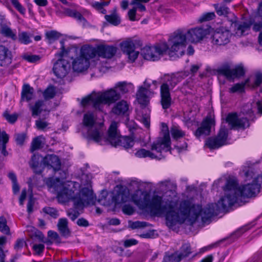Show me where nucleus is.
Masks as SVG:
<instances>
[{"mask_svg": "<svg viewBox=\"0 0 262 262\" xmlns=\"http://www.w3.org/2000/svg\"><path fill=\"white\" fill-rule=\"evenodd\" d=\"M133 200L139 207L149 208L158 216L164 214L166 225L170 227L177 223L182 224L187 220L193 224L200 217L203 223L209 222L212 217L219 213L227 212L229 207V194L227 193L217 203L209 204L204 208L201 205L194 204L189 200L182 201L180 203L178 212L174 210L175 204L171 199L163 200L162 198L158 195H154L151 200L147 194L139 199L133 196Z\"/></svg>", "mask_w": 262, "mask_h": 262, "instance_id": "f257e3e1", "label": "nucleus"}, {"mask_svg": "<svg viewBox=\"0 0 262 262\" xmlns=\"http://www.w3.org/2000/svg\"><path fill=\"white\" fill-rule=\"evenodd\" d=\"M245 176L246 181L252 180V182L240 186L236 179L230 177V211L233 206L237 207L244 204L245 198L254 196L259 192V174L249 168L245 171Z\"/></svg>", "mask_w": 262, "mask_h": 262, "instance_id": "f03ea898", "label": "nucleus"}, {"mask_svg": "<svg viewBox=\"0 0 262 262\" xmlns=\"http://www.w3.org/2000/svg\"><path fill=\"white\" fill-rule=\"evenodd\" d=\"M209 33L207 27H200L190 29H178L171 34L168 38L170 50L176 52L177 56H182L186 45V42L196 43Z\"/></svg>", "mask_w": 262, "mask_h": 262, "instance_id": "7ed1b4c3", "label": "nucleus"}, {"mask_svg": "<svg viewBox=\"0 0 262 262\" xmlns=\"http://www.w3.org/2000/svg\"><path fill=\"white\" fill-rule=\"evenodd\" d=\"M57 198L59 202L64 203L72 200L76 209L82 208L84 205L94 204L95 201L93 191L88 188H83L77 195L74 191L66 186H63L58 192Z\"/></svg>", "mask_w": 262, "mask_h": 262, "instance_id": "20e7f679", "label": "nucleus"}, {"mask_svg": "<svg viewBox=\"0 0 262 262\" xmlns=\"http://www.w3.org/2000/svg\"><path fill=\"white\" fill-rule=\"evenodd\" d=\"M222 101V124L219 133L216 136L208 138L205 145L211 149H217L227 144L229 129V113L227 104Z\"/></svg>", "mask_w": 262, "mask_h": 262, "instance_id": "39448f33", "label": "nucleus"}, {"mask_svg": "<svg viewBox=\"0 0 262 262\" xmlns=\"http://www.w3.org/2000/svg\"><path fill=\"white\" fill-rule=\"evenodd\" d=\"M61 45V51L56 54V56L60 58L54 64L53 71L55 75L60 78L64 77L70 70L71 65L68 60L70 57L71 52H75L76 49L71 48L70 49H66L64 46V40L60 41Z\"/></svg>", "mask_w": 262, "mask_h": 262, "instance_id": "423d86ee", "label": "nucleus"}, {"mask_svg": "<svg viewBox=\"0 0 262 262\" xmlns=\"http://www.w3.org/2000/svg\"><path fill=\"white\" fill-rule=\"evenodd\" d=\"M82 124L84 127H86V133L84 135L89 140H93L96 142H101L102 139V133L100 130V124L99 127L96 123V118L94 114L88 112L84 114Z\"/></svg>", "mask_w": 262, "mask_h": 262, "instance_id": "0eeeda50", "label": "nucleus"}, {"mask_svg": "<svg viewBox=\"0 0 262 262\" xmlns=\"http://www.w3.org/2000/svg\"><path fill=\"white\" fill-rule=\"evenodd\" d=\"M118 123L113 121L111 123L108 130V137L105 142L112 146H121L125 149L131 148L134 145V140L129 137H122L117 129Z\"/></svg>", "mask_w": 262, "mask_h": 262, "instance_id": "6e6552de", "label": "nucleus"}, {"mask_svg": "<svg viewBox=\"0 0 262 262\" xmlns=\"http://www.w3.org/2000/svg\"><path fill=\"white\" fill-rule=\"evenodd\" d=\"M167 51L169 54L174 53L176 55V52L171 51L168 41L159 43L154 46H146L141 49V55L146 60L156 61L159 60Z\"/></svg>", "mask_w": 262, "mask_h": 262, "instance_id": "1a4fd4ad", "label": "nucleus"}, {"mask_svg": "<svg viewBox=\"0 0 262 262\" xmlns=\"http://www.w3.org/2000/svg\"><path fill=\"white\" fill-rule=\"evenodd\" d=\"M179 80L175 76H167L160 86V103L164 110L169 108L172 104L170 91L177 85Z\"/></svg>", "mask_w": 262, "mask_h": 262, "instance_id": "9d476101", "label": "nucleus"}, {"mask_svg": "<svg viewBox=\"0 0 262 262\" xmlns=\"http://www.w3.org/2000/svg\"><path fill=\"white\" fill-rule=\"evenodd\" d=\"M84 53L91 55V57H101L105 58H111L117 52V48L113 46L99 45L94 48L90 46L84 45L83 48Z\"/></svg>", "mask_w": 262, "mask_h": 262, "instance_id": "9b49d317", "label": "nucleus"}, {"mask_svg": "<svg viewBox=\"0 0 262 262\" xmlns=\"http://www.w3.org/2000/svg\"><path fill=\"white\" fill-rule=\"evenodd\" d=\"M163 136L157 138L151 145V150H156L158 152H161L162 151H167L170 150V139L169 136L168 126L162 123Z\"/></svg>", "mask_w": 262, "mask_h": 262, "instance_id": "f8f14e48", "label": "nucleus"}, {"mask_svg": "<svg viewBox=\"0 0 262 262\" xmlns=\"http://www.w3.org/2000/svg\"><path fill=\"white\" fill-rule=\"evenodd\" d=\"M142 46V41L140 39L126 40L121 45L122 50L126 54L132 62L135 61L139 55V51L136 50Z\"/></svg>", "mask_w": 262, "mask_h": 262, "instance_id": "ddd939ff", "label": "nucleus"}, {"mask_svg": "<svg viewBox=\"0 0 262 262\" xmlns=\"http://www.w3.org/2000/svg\"><path fill=\"white\" fill-rule=\"evenodd\" d=\"M191 253L190 246L188 244H183L180 251L173 253H165L162 262H180L182 259L188 257Z\"/></svg>", "mask_w": 262, "mask_h": 262, "instance_id": "4468645a", "label": "nucleus"}, {"mask_svg": "<svg viewBox=\"0 0 262 262\" xmlns=\"http://www.w3.org/2000/svg\"><path fill=\"white\" fill-rule=\"evenodd\" d=\"M84 47V46L81 47L79 56L75 58L72 62L73 69L77 72H82L87 70L90 66L89 59L94 58L83 52Z\"/></svg>", "mask_w": 262, "mask_h": 262, "instance_id": "2eb2a0df", "label": "nucleus"}, {"mask_svg": "<svg viewBox=\"0 0 262 262\" xmlns=\"http://www.w3.org/2000/svg\"><path fill=\"white\" fill-rule=\"evenodd\" d=\"M97 99H99L100 103V107H101V111L103 106V104H110L114 103L119 100L120 97V94L114 89H111L103 93H97Z\"/></svg>", "mask_w": 262, "mask_h": 262, "instance_id": "dca6fc26", "label": "nucleus"}, {"mask_svg": "<svg viewBox=\"0 0 262 262\" xmlns=\"http://www.w3.org/2000/svg\"><path fill=\"white\" fill-rule=\"evenodd\" d=\"M215 124V121L214 116L210 115H207L202 121L200 126L195 130V136L197 138H200L202 136H206L210 135L211 128L214 126Z\"/></svg>", "mask_w": 262, "mask_h": 262, "instance_id": "f3484780", "label": "nucleus"}, {"mask_svg": "<svg viewBox=\"0 0 262 262\" xmlns=\"http://www.w3.org/2000/svg\"><path fill=\"white\" fill-rule=\"evenodd\" d=\"M249 126V121L246 118H239L236 113H230V129H244Z\"/></svg>", "mask_w": 262, "mask_h": 262, "instance_id": "a211bd4d", "label": "nucleus"}, {"mask_svg": "<svg viewBox=\"0 0 262 262\" xmlns=\"http://www.w3.org/2000/svg\"><path fill=\"white\" fill-rule=\"evenodd\" d=\"M43 164L48 168H53L54 171H58L60 169L61 163L58 157L54 155H48L43 159Z\"/></svg>", "mask_w": 262, "mask_h": 262, "instance_id": "6ab92c4d", "label": "nucleus"}, {"mask_svg": "<svg viewBox=\"0 0 262 262\" xmlns=\"http://www.w3.org/2000/svg\"><path fill=\"white\" fill-rule=\"evenodd\" d=\"M229 32L228 30L224 32H216L212 36V42L219 46L225 45L229 42Z\"/></svg>", "mask_w": 262, "mask_h": 262, "instance_id": "aec40b11", "label": "nucleus"}, {"mask_svg": "<svg viewBox=\"0 0 262 262\" xmlns=\"http://www.w3.org/2000/svg\"><path fill=\"white\" fill-rule=\"evenodd\" d=\"M97 97H98V94L94 92L90 95L83 98L81 100V104L83 107L92 105L93 107L96 110L101 111V107H100V103Z\"/></svg>", "mask_w": 262, "mask_h": 262, "instance_id": "412c9836", "label": "nucleus"}, {"mask_svg": "<svg viewBox=\"0 0 262 262\" xmlns=\"http://www.w3.org/2000/svg\"><path fill=\"white\" fill-rule=\"evenodd\" d=\"M218 79L221 83L224 84L226 80H229V63L226 62L216 70Z\"/></svg>", "mask_w": 262, "mask_h": 262, "instance_id": "4be33fe9", "label": "nucleus"}, {"mask_svg": "<svg viewBox=\"0 0 262 262\" xmlns=\"http://www.w3.org/2000/svg\"><path fill=\"white\" fill-rule=\"evenodd\" d=\"M58 230L61 235L67 238L71 235V231L68 227V221L66 218H60L57 225Z\"/></svg>", "mask_w": 262, "mask_h": 262, "instance_id": "5701e85b", "label": "nucleus"}, {"mask_svg": "<svg viewBox=\"0 0 262 262\" xmlns=\"http://www.w3.org/2000/svg\"><path fill=\"white\" fill-rule=\"evenodd\" d=\"M129 110V105L126 101L121 100L117 102L112 108V112L120 116L127 115Z\"/></svg>", "mask_w": 262, "mask_h": 262, "instance_id": "b1692460", "label": "nucleus"}, {"mask_svg": "<svg viewBox=\"0 0 262 262\" xmlns=\"http://www.w3.org/2000/svg\"><path fill=\"white\" fill-rule=\"evenodd\" d=\"M11 62V55L8 49L4 46H0V66H7Z\"/></svg>", "mask_w": 262, "mask_h": 262, "instance_id": "393cba45", "label": "nucleus"}, {"mask_svg": "<svg viewBox=\"0 0 262 262\" xmlns=\"http://www.w3.org/2000/svg\"><path fill=\"white\" fill-rule=\"evenodd\" d=\"M251 83L250 79L247 78L241 82L236 83L230 88V93H236L242 94L245 93V90L247 87L250 88Z\"/></svg>", "mask_w": 262, "mask_h": 262, "instance_id": "a878e982", "label": "nucleus"}, {"mask_svg": "<svg viewBox=\"0 0 262 262\" xmlns=\"http://www.w3.org/2000/svg\"><path fill=\"white\" fill-rule=\"evenodd\" d=\"M34 89L29 84L23 85L21 93V100L29 101L31 100L34 96Z\"/></svg>", "mask_w": 262, "mask_h": 262, "instance_id": "bb28decb", "label": "nucleus"}, {"mask_svg": "<svg viewBox=\"0 0 262 262\" xmlns=\"http://www.w3.org/2000/svg\"><path fill=\"white\" fill-rule=\"evenodd\" d=\"M228 1H224L221 4H213V7L218 15L228 17L229 13V9L226 4Z\"/></svg>", "mask_w": 262, "mask_h": 262, "instance_id": "cd10ccee", "label": "nucleus"}, {"mask_svg": "<svg viewBox=\"0 0 262 262\" xmlns=\"http://www.w3.org/2000/svg\"><path fill=\"white\" fill-rule=\"evenodd\" d=\"M148 90L147 89L141 86L139 88L137 93V98L139 103L142 105H146L148 101V99L147 94Z\"/></svg>", "mask_w": 262, "mask_h": 262, "instance_id": "c85d7f7f", "label": "nucleus"}, {"mask_svg": "<svg viewBox=\"0 0 262 262\" xmlns=\"http://www.w3.org/2000/svg\"><path fill=\"white\" fill-rule=\"evenodd\" d=\"M98 202L103 206H110L114 203L113 194L108 193L107 191L102 192L101 196L99 197L98 200Z\"/></svg>", "mask_w": 262, "mask_h": 262, "instance_id": "c756f323", "label": "nucleus"}, {"mask_svg": "<svg viewBox=\"0 0 262 262\" xmlns=\"http://www.w3.org/2000/svg\"><path fill=\"white\" fill-rule=\"evenodd\" d=\"M245 70L244 66L242 64H238L235 66L232 69H230V79L237 78H239L244 76Z\"/></svg>", "mask_w": 262, "mask_h": 262, "instance_id": "7c9ffc66", "label": "nucleus"}, {"mask_svg": "<svg viewBox=\"0 0 262 262\" xmlns=\"http://www.w3.org/2000/svg\"><path fill=\"white\" fill-rule=\"evenodd\" d=\"M113 198L115 205L125 203L128 199V193L126 191H120L116 195H113Z\"/></svg>", "mask_w": 262, "mask_h": 262, "instance_id": "2f4dec72", "label": "nucleus"}, {"mask_svg": "<svg viewBox=\"0 0 262 262\" xmlns=\"http://www.w3.org/2000/svg\"><path fill=\"white\" fill-rule=\"evenodd\" d=\"M44 102L42 100H38L34 105H30V109L32 112L33 117L38 116L43 110Z\"/></svg>", "mask_w": 262, "mask_h": 262, "instance_id": "473e14b6", "label": "nucleus"}, {"mask_svg": "<svg viewBox=\"0 0 262 262\" xmlns=\"http://www.w3.org/2000/svg\"><path fill=\"white\" fill-rule=\"evenodd\" d=\"M252 226L251 224L245 225L237 230L235 232L230 234V243L231 241H234V240L239 238L245 231L250 229Z\"/></svg>", "mask_w": 262, "mask_h": 262, "instance_id": "72a5a7b5", "label": "nucleus"}, {"mask_svg": "<svg viewBox=\"0 0 262 262\" xmlns=\"http://www.w3.org/2000/svg\"><path fill=\"white\" fill-rule=\"evenodd\" d=\"M63 175L61 176L60 178H56L54 179V178H50L48 179L47 181V184L51 187H53L58 190V188H57V183L61 184L63 185L62 182L61 181V179L63 180L66 178V173L64 171H62Z\"/></svg>", "mask_w": 262, "mask_h": 262, "instance_id": "f704fd0d", "label": "nucleus"}, {"mask_svg": "<svg viewBox=\"0 0 262 262\" xmlns=\"http://www.w3.org/2000/svg\"><path fill=\"white\" fill-rule=\"evenodd\" d=\"M32 35L30 33L27 32H19L18 34V40L21 43L27 45L31 42Z\"/></svg>", "mask_w": 262, "mask_h": 262, "instance_id": "c9c22d12", "label": "nucleus"}, {"mask_svg": "<svg viewBox=\"0 0 262 262\" xmlns=\"http://www.w3.org/2000/svg\"><path fill=\"white\" fill-rule=\"evenodd\" d=\"M253 24V20H249L248 21L244 22L241 24H239L237 28V31L239 32L241 35H245L248 33L247 31H248L251 26Z\"/></svg>", "mask_w": 262, "mask_h": 262, "instance_id": "e433bc0d", "label": "nucleus"}, {"mask_svg": "<svg viewBox=\"0 0 262 262\" xmlns=\"http://www.w3.org/2000/svg\"><path fill=\"white\" fill-rule=\"evenodd\" d=\"M2 34L5 37L15 40L17 39L16 33L15 31H13L8 26H3L1 29Z\"/></svg>", "mask_w": 262, "mask_h": 262, "instance_id": "4c0bfd02", "label": "nucleus"}, {"mask_svg": "<svg viewBox=\"0 0 262 262\" xmlns=\"http://www.w3.org/2000/svg\"><path fill=\"white\" fill-rule=\"evenodd\" d=\"M135 156L137 157L140 158L149 157L151 159H157V156H156L154 153L144 148L138 150L135 153Z\"/></svg>", "mask_w": 262, "mask_h": 262, "instance_id": "58836bf2", "label": "nucleus"}, {"mask_svg": "<svg viewBox=\"0 0 262 262\" xmlns=\"http://www.w3.org/2000/svg\"><path fill=\"white\" fill-rule=\"evenodd\" d=\"M105 19L110 24L117 26L120 23V18L116 12H114L110 15H105Z\"/></svg>", "mask_w": 262, "mask_h": 262, "instance_id": "ea45409f", "label": "nucleus"}, {"mask_svg": "<svg viewBox=\"0 0 262 262\" xmlns=\"http://www.w3.org/2000/svg\"><path fill=\"white\" fill-rule=\"evenodd\" d=\"M109 3V2L104 1L101 2H94L92 3V6L96 10L99 11L101 13L105 14L106 13V11L104 9V7L108 5Z\"/></svg>", "mask_w": 262, "mask_h": 262, "instance_id": "a19ab883", "label": "nucleus"}, {"mask_svg": "<svg viewBox=\"0 0 262 262\" xmlns=\"http://www.w3.org/2000/svg\"><path fill=\"white\" fill-rule=\"evenodd\" d=\"M60 36V34L56 31H51L46 33V37L49 43H52L57 40Z\"/></svg>", "mask_w": 262, "mask_h": 262, "instance_id": "79ce46f5", "label": "nucleus"}, {"mask_svg": "<svg viewBox=\"0 0 262 262\" xmlns=\"http://www.w3.org/2000/svg\"><path fill=\"white\" fill-rule=\"evenodd\" d=\"M171 134L172 138L177 140L185 136V133L179 127L172 126L170 129Z\"/></svg>", "mask_w": 262, "mask_h": 262, "instance_id": "37998d69", "label": "nucleus"}, {"mask_svg": "<svg viewBox=\"0 0 262 262\" xmlns=\"http://www.w3.org/2000/svg\"><path fill=\"white\" fill-rule=\"evenodd\" d=\"M42 211L46 214L49 215L53 219H56L59 215L58 211L55 208L45 207L42 209Z\"/></svg>", "mask_w": 262, "mask_h": 262, "instance_id": "c03bdc74", "label": "nucleus"}, {"mask_svg": "<svg viewBox=\"0 0 262 262\" xmlns=\"http://www.w3.org/2000/svg\"><path fill=\"white\" fill-rule=\"evenodd\" d=\"M56 94L55 88L53 86H49L44 91L43 96L46 100L53 98Z\"/></svg>", "mask_w": 262, "mask_h": 262, "instance_id": "a18cd8bd", "label": "nucleus"}, {"mask_svg": "<svg viewBox=\"0 0 262 262\" xmlns=\"http://www.w3.org/2000/svg\"><path fill=\"white\" fill-rule=\"evenodd\" d=\"M0 231L5 234H10V228L7 225L6 219L3 216L0 217Z\"/></svg>", "mask_w": 262, "mask_h": 262, "instance_id": "49530a36", "label": "nucleus"}, {"mask_svg": "<svg viewBox=\"0 0 262 262\" xmlns=\"http://www.w3.org/2000/svg\"><path fill=\"white\" fill-rule=\"evenodd\" d=\"M48 237L51 238L55 244H60L61 243V239L57 232L49 230L48 232Z\"/></svg>", "mask_w": 262, "mask_h": 262, "instance_id": "de8ad7c7", "label": "nucleus"}, {"mask_svg": "<svg viewBox=\"0 0 262 262\" xmlns=\"http://www.w3.org/2000/svg\"><path fill=\"white\" fill-rule=\"evenodd\" d=\"M42 142L39 137L35 138L32 143L30 148L31 151L32 152L35 150H38L42 147Z\"/></svg>", "mask_w": 262, "mask_h": 262, "instance_id": "09e8293b", "label": "nucleus"}, {"mask_svg": "<svg viewBox=\"0 0 262 262\" xmlns=\"http://www.w3.org/2000/svg\"><path fill=\"white\" fill-rule=\"evenodd\" d=\"M215 17V14L214 12H207L203 14L199 18V21L201 23L213 19Z\"/></svg>", "mask_w": 262, "mask_h": 262, "instance_id": "8fccbe9b", "label": "nucleus"}, {"mask_svg": "<svg viewBox=\"0 0 262 262\" xmlns=\"http://www.w3.org/2000/svg\"><path fill=\"white\" fill-rule=\"evenodd\" d=\"M262 83V73L260 72H257L255 75V80L253 83H251L250 88L254 89L258 87Z\"/></svg>", "mask_w": 262, "mask_h": 262, "instance_id": "3c124183", "label": "nucleus"}, {"mask_svg": "<svg viewBox=\"0 0 262 262\" xmlns=\"http://www.w3.org/2000/svg\"><path fill=\"white\" fill-rule=\"evenodd\" d=\"M27 137L26 134L24 133H17L14 135L15 141L17 145L21 146Z\"/></svg>", "mask_w": 262, "mask_h": 262, "instance_id": "603ef678", "label": "nucleus"}, {"mask_svg": "<svg viewBox=\"0 0 262 262\" xmlns=\"http://www.w3.org/2000/svg\"><path fill=\"white\" fill-rule=\"evenodd\" d=\"M11 3L19 13L22 14L25 13L26 9L20 4L18 0H11Z\"/></svg>", "mask_w": 262, "mask_h": 262, "instance_id": "864d4df0", "label": "nucleus"}, {"mask_svg": "<svg viewBox=\"0 0 262 262\" xmlns=\"http://www.w3.org/2000/svg\"><path fill=\"white\" fill-rule=\"evenodd\" d=\"M147 225L148 223L145 222L136 221L131 222L129 226L132 229H135L145 227Z\"/></svg>", "mask_w": 262, "mask_h": 262, "instance_id": "5fc2aeb1", "label": "nucleus"}, {"mask_svg": "<svg viewBox=\"0 0 262 262\" xmlns=\"http://www.w3.org/2000/svg\"><path fill=\"white\" fill-rule=\"evenodd\" d=\"M3 115L5 119L11 123H14L17 119V115L16 114H9L7 112H5Z\"/></svg>", "mask_w": 262, "mask_h": 262, "instance_id": "6e6d98bb", "label": "nucleus"}, {"mask_svg": "<svg viewBox=\"0 0 262 262\" xmlns=\"http://www.w3.org/2000/svg\"><path fill=\"white\" fill-rule=\"evenodd\" d=\"M67 215L71 219L72 221L75 220L79 215V213L78 211L70 209L67 211Z\"/></svg>", "mask_w": 262, "mask_h": 262, "instance_id": "4d7b16f0", "label": "nucleus"}, {"mask_svg": "<svg viewBox=\"0 0 262 262\" xmlns=\"http://www.w3.org/2000/svg\"><path fill=\"white\" fill-rule=\"evenodd\" d=\"M33 249L35 253L39 255L43 252L45 249V246L42 244H35L33 246Z\"/></svg>", "mask_w": 262, "mask_h": 262, "instance_id": "13d9d810", "label": "nucleus"}, {"mask_svg": "<svg viewBox=\"0 0 262 262\" xmlns=\"http://www.w3.org/2000/svg\"><path fill=\"white\" fill-rule=\"evenodd\" d=\"M74 18L76 19L80 23H81L84 26H85L88 24V21L82 15L80 12L78 11L75 15Z\"/></svg>", "mask_w": 262, "mask_h": 262, "instance_id": "bf43d9fd", "label": "nucleus"}, {"mask_svg": "<svg viewBox=\"0 0 262 262\" xmlns=\"http://www.w3.org/2000/svg\"><path fill=\"white\" fill-rule=\"evenodd\" d=\"M122 211L125 214L132 215L134 212V209L130 205H125L122 207Z\"/></svg>", "mask_w": 262, "mask_h": 262, "instance_id": "052dcab7", "label": "nucleus"}, {"mask_svg": "<svg viewBox=\"0 0 262 262\" xmlns=\"http://www.w3.org/2000/svg\"><path fill=\"white\" fill-rule=\"evenodd\" d=\"M35 124L38 129L43 130L48 125V123L40 120L35 121Z\"/></svg>", "mask_w": 262, "mask_h": 262, "instance_id": "680f3d73", "label": "nucleus"}, {"mask_svg": "<svg viewBox=\"0 0 262 262\" xmlns=\"http://www.w3.org/2000/svg\"><path fill=\"white\" fill-rule=\"evenodd\" d=\"M25 244V241L23 239H18L14 246V249L18 251L21 249Z\"/></svg>", "mask_w": 262, "mask_h": 262, "instance_id": "e2e57ef3", "label": "nucleus"}, {"mask_svg": "<svg viewBox=\"0 0 262 262\" xmlns=\"http://www.w3.org/2000/svg\"><path fill=\"white\" fill-rule=\"evenodd\" d=\"M34 204V201L33 199V196H30L27 203V211L29 213H31L33 212Z\"/></svg>", "mask_w": 262, "mask_h": 262, "instance_id": "0e129e2a", "label": "nucleus"}, {"mask_svg": "<svg viewBox=\"0 0 262 262\" xmlns=\"http://www.w3.org/2000/svg\"><path fill=\"white\" fill-rule=\"evenodd\" d=\"M137 244L138 241L136 239L132 238L124 241L123 245L125 248H127Z\"/></svg>", "mask_w": 262, "mask_h": 262, "instance_id": "69168bd1", "label": "nucleus"}, {"mask_svg": "<svg viewBox=\"0 0 262 262\" xmlns=\"http://www.w3.org/2000/svg\"><path fill=\"white\" fill-rule=\"evenodd\" d=\"M137 8L134 7L129 10L128 12V16L131 21H135L136 20L135 16L136 14Z\"/></svg>", "mask_w": 262, "mask_h": 262, "instance_id": "338daca9", "label": "nucleus"}, {"mask_svg": "<svg viewBox=\"0 0 262 262\" xmlns=\"http://www.w3.org/2000/svg\"><path fill=\"white\" fill-rule=\"evenodd\" d=\"M252 25L253 30L255 32L259 31L261 29H262V20L254 23H253Z\"/></svg>", "mask_w": 262, "mask_h": 262, "instance_id": "774afa93", "label": "nucleus"}]
</instances>
